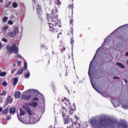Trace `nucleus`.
<instances>
[{"instance_id": "nucleus-1", "label": "nucleus", "mask_w": 128, "mask_h": 128, "mask_svg": "<svg viewBox=\"0 0 128 128\" xmlns=\"http://www.w3.org/2000/svg\"><path fill=\"white\" fill-rule=\"evenodd\" d=\"M57 12L56 10L52 11L51 16L48 14H47V20L49 24L50 31L55 33L58 32V28L62 26L60 20L58 19Z\"/></svg>"}, {"instance_id": "nucleus-2", "label": "nucleus", "mask_w": 128, "mask_h": 128, "mask_svg": "<svg viewBox=\"0 0 128 128\" xmlns=\"http://www.w3.org/2000/svg\"><path fill=\"white\" fill-rule=\"evenodd\" d=\"M100 122L98 123L96 120V118H92L90 122V124L92 126H106V128H113L116 124V121L109 120L106 122V115L103 114L100 117Z\"/></svg>"}, {"instance_id": "nucleus-3", "label": "nucleus", "mask_w": 128, "mask_h": 128, "mask_svg": "<svg viewBox=\"0 0 128 128\" xmlns=\"http://www.w3.org/2000/svg\"><path fill=\"white\" fill-rule=\"evenodd\" d=\"M64 110L62 112V116L64 118V124H70V121L72 122H74V120L72 118H69V116H67L66 118V109H64V108H63Z\"/></svg>"}, {"instance_id": "nucleus-4", "label": "nucleus", "mask_w": 128, "mask_h": 128, "mask_svg": "<svg viewBox=\"0 0 128 128\" xmlns=\"http://www.w3.org/2000/svg\"><path fill=\"white\" fill-rule=\"evenodd\" d=\"M6 49L9 52H14L16 54L18 52V47L16 46V44H13L12 46L10 45L7 46Z\"/></svg>"}, {"instance_id": "nucleus-5", "label": "nucleus", "mask_w": 128, "mask_h": 128, "mask_svg": "<svg viewBox=\"0 0 128 128\" xmlns=\"http://www.w3.org/2000/svg\"><path fill=\"white\" fill-rule=\"evenodd\" d=\"M62 102L66 106H67V108H70L68 112L70 116L74 114V109L70 108V100H68L66 98H64V100H62Z\"/></svg>"}, {"instance_id": "nucleus-6", "label": "nucleus", "mask_w": 128, "mask_h": 128, "mask_svg": "<svg viewBox=\"0 0 128 128\" xmlns=\"http://www.w3.org/2000/svg\"><path fill=\"white\" fill-rule=\"evenodd\" d=\"M40 116H38V114H34L33 116H30L29 118V120L30 124H36L38 122H40Z\"/></svg>"}, {"instance_id": "nucleus-7", "label": "nucleus", "mask_w": 128, "mask_h": 128, "mask_svg": "<svg viewBox=\"0 0 128 128\" xmlns=\"http://www.w3.org/2000/svg\"><path fill=\"white\" fill-rule=\"evenodd\" d=\"M34 8H36L37 10V14H38V16H40L42 14V6L38 3V1H36V0H32Z\"/></svg>"}, {"instance_id": "nucleus-8", "label": "nucleus", "mask_w": 128, "mask_h": 128, "mask_svg": "<svg viewBox=\"0 0 128 128\" xmlns=\"http://www.w3.org/2000/svg\"><path fill=\"white\" fill-rule=\"evenodd\" d=\"M30 105H28V103L25 104L23 105V108L26 110L30 116H32V111L30 108Z\"/></svg>"}, {"instance_id": "nucleus-9", "label": "nucleus", "mask_w": 128, "mask_h": 128, "mask_svg": "<svg viewBox=\"0 0 128 128\" xmlns=\"http://www.w3.org/2000/svg\"><path fill=\"white\" fill-rule=\"evenodd\" d=\"M18 120L21 122H22L23 124H28L30 123V117H26L25 116L24 119H22L20 116H18Z\"/></svg>"}, {"instance_id": "nucleus-10", "label": "nucleus", "mask_w": 128, "mask_h": 128, "mask_svg": "<svg viewBox=\"0 0 128 128\" xmlns=\"http://www.w3.org/2000/svg\"><path fill=\"white\" fill-rule=\"evenodd\" d=\"M110 36L107 37V38L106 39V40H104L103 45L98 49V50L96 52V54H98V52H100V50H102V48H104V46H106V44H108L110 42Z\"/></svg>"}, {"instance_id": "nucleus-11", "label": "nucleus", "mask_w": 128, "mask_h": 128, "mask_svg": "<svg viewBox=\"0 0 128 128\" xmlns=\"http://www.w3.org/2000/svg\"><path fill=\"white\" fill-rule=\"evenodd\" d=\"M17 34H18V28L16 27L12 32L8 33V36L11 38H14V36H16Z\"/></svg>"}, {"instance_id": "nucleus-12", "label": "nucleus", "mask_w": 128, "mask_h": 128, "mask_svg": "<svg viewBox=\"0 0 128 128\" xmlns=\"http://www.w3.org/2000/svg\"><path fill=\"white\" fill-rule=\"evenodd\" d=\"M80 124H78V122H73L72 124L69 126L67 128H80Z\"/></svg>"}, {"instance_id": "nucleus-13", "label": "nucleus", "mask_w": 128, "mask_h": 128, "mask_svg": "<svg viewBox=\"0 0 128 128\" xmlns=\"http://www.w3.org/2000/svg\"><path fill=\"white\" fill-rule=\"evenodd\" d=\"M90 82H91V84H92V86L94 88L96 92H98V94H102V96H104V93H102V91H100V90H98V88H96V86H94V82H92V80H90Z\"/></svg>"}, {"instance_id": "nucleus-14", "label": "nucleus", "mask_w": 128, "mask_h": 128, "mask_svg": "<svg viewBox=\"0 0 128 128\" xmlns=\"http://www.w3.org/2000/svg\"><path fill=\"white\" fill-rule=\"evenodd\" d=\"M119 128H128V126L126 124V122L124 120H121L120 124H118Z\"/></svg>"}, {"instance_id": "nucleus-15", "label": "nucleus", "mask_w": 128, "mask_h": 128, "mask_svg": "<svg viewBox=\"0 0 128 128\" xmlns=\"http://www.w3.org/2000/svg\"><path fill=\"white\" fill-rule=\"evenodd\" d=\"M30 98H32V96L30 95L26 96V94H22L21 96V98L22 100H29L30 99Z\"/></svg>"}, {"instance_id": "nucleus-16", "label": "nucleus", "mask_w": 128, "mask_h": 128, "mask_svg": "<svg viewBox=\"0 0 128 128\" xmlns=\"http://www.w3.org/2000/svg\"><path fill=\"white\" fill-rule=\"evenodd\" d=\"M33 92L34 94H40V92H38V90H28L26 92H24V94H26V93L28 92Z\"/></svg>"}, {"instance_id": "nucleus-17", "label": "nucleus", "mask_w": 128, "mask_h": 128, "mask_svg": "<svg viewBox=\"0 0 128 128\" xmlns=\"http://www.w3.org/2000/svg\"><path fill=\"white\" fill-rule=\"evenodd\" d=\"M103 58H104L105 60H108V58H110V59H108L109 62H112V57L108 56V54L106 52H104V54H103Z\"/></svg>"}, {"instance_id": "nucleus-18", "label": "nucleus", "mask_w": 128, "mask_h": 128, "mask_svg": "<svg viewBox=\"0 0 128 128\" xmlns=\"http://www.w3.org/2000/svg\"><path fill=\"white\" fill-rule=\"evenodd\" d=\"M28 106H33V108H36V106H38V102H30L28 103Z\"/></svg>"}, {"instance_id": "nucleus-19", "label": "nucleus", "mask_w": 128, "mask_h": 128, "mask_svg": "<svg viewBox=\"0 0 128 128\" xmlns=\"http://www.w3.org/2000/svg\"><path fill=\"white\" fill-rule=\"evenodd\" d=\"M18 78H16L12 80V82L14 86H16V84H18Z\"/></svg>"}, {"instance_id": "nucleus-20", "label": "nucleus", "mask_w": 128, "mask_h": 128, "mask_svg": "<svg viewBox=\"0 0 128 128\" xmlns=\"http://www.w3.org/2000/svg\"><path fill=\"white\" fill-rule=\"evenodd\" d=\"M14 96L16 98H20V92L18 91L14 93Z\"/></svg>"}, {"instance_id": "nucleus-21", "label": "nucleus", "mask_w": 128, "mask_h": 128, "mask_svg": "<svg viewBox=\"0 0 128 128\" xmlns=\"http://www.w3.org/2000/svg\"><path fill=\"white\" fill-rule=\"evenodd\" d=\"M116 64H117V66H120V68H122V69L126 68V66L124 64L120 62H117Z\"/></svg>"}, {"instance_id": "nucleus-22", "label": "nucleus", "mask_w": 128, "mask_h": 128, "mask_svg": "<svg viewBox=\"0 0 128 128\" xmlns=\"http://www.w3.org/2000/svg\"><path fill=\"white\" fill-rule=\"evenodd\" d=\"M23 72H24V69H22V68H20L17 70V74H19V75L22 74Z\"/></svg>"}, {"instance_id": "nucleus-23", "label": "nucleus", "mask_w": 128, "mask_h": 128, "mask_svg": "<svg viewBox=\"0 0 128 128\" xmlns=\"http://www.w3.org/2000/svg\"><path fill=\"white\" fill-rule=\"evenodd\" d=\"M70 42H71V44L72 45V56H74V53H73V52H74V38H71V41H70Z\"/></svg>"}, {"instance_id": "nucleus-24", "label": "nucleus", "mask_w": 128, "mask_h": 128, "mask_svg": "<svg viewBox=\"0 0 128 128\" xmlns=\"http://www.w3.org/2000/svg\"><path fill=\"white\" fill-rule=\"evenodd\" d=\"M10 114H16V108H10Z\"/></svg>"}, {"instance_id": "nucleus-25", "label": "nucleus", "mask_w": 128, "mask_h": 128, "mask_svg": "<svg viewBox=\"0 0 128 128\" xmlns=\"http://www.w3.org/2000/svg\"><path fill=\"white\" fill-rule=\"evenodd\" d=\"M26 73L25 74V77L26 78H28L30 76V71H28V70H26Z\"/></svg>"}, {"instance_id": "nucleus-26", "label": "nucleus", "mask_w": 128, "mask_h": 128, "mask_svg": "<svg viewBox=\"0 0 128 128\" xmlns=\"http://www.w3.org/2000/svg\"><path fill=\"white\" fill-rule=\"evenodd\" d=\"M26 112L24 110L20 109V116H22L26 114Z\"/></svg>"}, {"instance_id": "nucleus-27", "label": "nucleus", "mask_w": 128, "mask_h": 128, "mask_svg": "<svg viewBox=\"0 0 128 128\" xmlns=\"http://www.w3.org/2000/svg\"><path fill=\"white\" fill-rule=\"evenodd\" d=\"M112 102L113 106H114V108H118L120 106V104L114 102V100H112Z\"/></svg>"}, {"instance_id": "nucleus-28", "label": "nucleus", "mask_w": 128, "mask_h": 128, "mask_svg": "<svg viewBox=\"0 0 128 128\" xmlns=\"http://www.w3.org/2000/svg\"><path fill=\"white\" fill-rule=\"evenodd\" d=\"M8 112V108H6L5 110L2 112V114H6Z\"/></svg>"}, {"instance_id": "nucleus-29", "label": "nucleus", "mask_w": 128, "mask_h": 128, "mask_svg": "<svg viewBox=\"0 0 128 128\" xmlns=\"http://www.w3.org/2000/svg\"><path fill=\"white\" fill-rule=\"evenodd\" d=\"M8 16H4L2 18L3 22H8Z\"/></svg>"}, {"instance_id": "nucleus-30", "label": "nucleus", "mask_w": 128, "mask_h": 128, "mask_svg": "<svg viewBox=\"0 0 128 128\" xmlns=\"http://www.w3.org/2000/svg\"><path fill=\"white\" fill-rule=\"evenodd\" d=\"M92 61L90 62V67H89V70H88V76H90V68H92Z\"/></svg>"}, {"instance_id": "nucleus-31", "label": "nucleus", "mask_w": 128, "mask_h": 128, "mask_svg": "<svg viewBox=\"0 0 128 128\" xmlns=\"http://www.w3.org/2000/svg\"><path fill=\"white\" fill-rule=\"evenodd\" d=\"M12 6L14 8H18V3L14 2L12 4Z\"/></svg>"}, {"instance_id": "nucleus-32", "label": "nucleus", "mask_w": 128, "mask_h": 128, "mask_svg": "<svg viewBox=\"0 0 128 128\" xmlns=\"http://www.w3.org/2000/svg\"><path fill=\"white\" fill-rule=\"evenodd\" d=\"M6 76V72L0 73V76Z\"/></svg>"}, {"instance_id": "nucleus-33", "label": "nucleus", "mask_w": 128, "mask_h": 128, "mask_svg": "<svg viewBox=\"0 0 128 128\" xmlns=\"http://www.w3.org/2000/svg\"><path fill=\"white\" fill-rule=\"evenodd\" d=\"M12 4V2H8L6 5H5V7L8 8L10 7V6Z\"/></svg>"}, {"instance_id": "nucleus-34", "label": "nucleus", "mask_w": 128, "mask_h": 128, "mask_svg": "<svg viewBox=\"0 0 128 128\" xmlns=\"http://www.w3.org/2000/svg\"><path fill=\"white\" fill-rule=\"evenodd\" d=\"M32 100L35 101V102H38V97H34L32 98Z\"/></svg>"}, {"instance_id": "nucleus-35", "label": "nucleus", "mask_w": 128, "mask_h": 128, "mask_svg": "<svg viewBox=\"0 0 128 128\" xmlns=\"http://www.w3.org/2000/svg\"><path fill=\"white\" fill-rule=\"evenodd\" d=\"M122 108H124V110H128V106L124 104L123 103H122Z\"/></svg>"}, {"instance_id": "nucleus-36", "label": "nucleus", "mask_w": 128, "mask_h": 128, "mask_svg": "<svg viewBox=\"0 0 128 128\" xmlns=\"http://www.w3.org/2000/svg\"><path fill=\"white\" fill-rule=\"evenodd\" d=\"M16 70H18V68H14L12 70H11V74H14L15 72H16Z\"/></svg>"}, {"instance_id": "nucleus-37", "label": "nucleus", "mask_w": 128, "mask_h": 128, "mask_svg": "<svg viewBox=\"0 0 128 128\" xmlns=\"http://www.w3.org/2000/svg\"><path fill=\"white\" fill-rule=\"evenodd\" d=\"M8 26H5L3 28V30H8Z\"/></svg>"}, {"instance_id": "nucleus-38", "label": "nucleus", "mask_w": 128, "mask_h": 128, "mask_svg": "<svg viewBox=\"0 0 128 128\" xmlns=\"http://www.w3.org/2000/svg\"><path fill=\"white\" fill-rule=\"evenodd\" d=\"M27 68H28V64H26V63L24 62V70H26Z\"/></svg>"}, {"instance_id": "nucleus-39", "label": "nucleus", "mask_w": 128, "mask_h": 128, "mask_svg": "<svg viewBox=\"0 0 128 128\" xmlns=\"http://www.w3.org/2000/svg\"><path fill=\"white\" fill-rule=\"evenodd\" d=\"M99 63H100L101 64H102L104 63V60H100L99 62Z\"/></svg>"}, {"instance_id": "nucleus-40", "label": "nucleus", "mask_w": 128, "mask_h": 128, "mask_svg": "<svg viewBox=\"0 0 128 128\" xmlns=\"http://www.w3.org/2000/svg\"><path fill=\"white\" fill-rule=\"evenodd\" d=\"M8 24H9L12 25V24H14V22L12 20H10L8 21Z\"/></svg>"}, {"instance_id": "nucleus-41", "label": "nucleus", "mask_w": 128, "mask_h": 128, "mask_svg": "<svg viewBox=\"0 0 128 128\" xmlns=\"http://www.w3.org/2000/svg\"><path fill=\"white\" fill-rule=\"evenodd\" d=\"M126 26H128V24L124 25L122 26L119 27L118 28H126Z\"/></svg>"}, {"instance_id": "nucleus-42", "label": "nucleus", "mask_w": 128, "mask_h": 128, "mask_svg": "<svg viewBox=\"0 0 128 128\" xmlns=\"http://www.w3.org/2000/svg\"><path fill=\"white\" fill-rule=\"evenodd\" d=\"M2 42H8V40H6V38H3L2 39Z\"/></svg>"}, {"instance_id": "nucleus-43", "label": "nucleus", "mask_w": 128, "mask_h": 128, "mask_svg": "<svg viewBox=\"0 0 128 128\" xmlns=\"http://www.w3.org/2000/svg\"><path fill=\"white\" fill-rule=\"evenodd\" d=\"M16 58H22V56H20V54H18L16 56Z\"/></svg>"}, {"instance_id": "nucleus-44", "label": "nucleus", "mask_w": 128, "mask_h": 128, "mask_svg": "<svg viewBox=\"0 0 128 128\" xmlns=\"http://www.w3.org/2000/svg\"><path fill=\"white\" fill-rule=\"evenodd\" d=\"M7 84H6V82L4 81L2 82V86H6Z\"/></svg>"}, {"instance_id": "nucleus-45", "label": "nucleus", "mask_w": 128, "mask_h": 128, "mask_svg": "<svg viewBox=\"0 0 128 128\" xmlns=\"http://www.w3.org/2000/svg\"><path fill=\"white\" fill-rule=\"evenodd\" d=\"M6 94V92L4 91L2 93H1V96H4Z\"/></svg>"}, {"instance_id": "nucleus-46", "label": "nucleus", "mask_w": 128, "mask_h": 128, "mask_svg": "<svg viewBox=\"0 0 128 128\" xmlns=\"http://www.w3.org/2000/svg\"><path fill=\"white\" fill-rule=\"evenodd\" d=\"M74 118L76 120H80V118H78V116H74Z\"/></svg>"}, {"instance_id": "nucleus-47", "label": "nucleus", "mask_w": 128, "mask_h": 128, "mask_svg": "<svg viewBox=\"0 0 128 128\" xmlns=\"http://www.w3.org/2000/svg\"><path fill=\"white\" fill-rule=\"evenodd\" d=\"M68 8H74V5L70 4V5H68Z\"/></svg>"}, {"instance_id": "nucleus-48", "label": "nucleus", "mask_w": 128, "mask_h": 128, "mask_svg": "<svg viewBox=\"0 0 128 128\" xmlns=\"http://www.w3.org/2000/svg\"><path fill=\"white\" fill-rule=\"evenodd\" d=\"M22 61H18V66H20V64H22Z\"/></svg>"}, {"instance_id": "nucleus-49", "label": "nucleus", "mask_w": 128, "mask_h": 128, "mask_svg": "<svg viewBox=\"0 0 128 128\" xmlns=\"http://www.w3.org/2000/svg\"><path fill=\"white\" fill-rule=\"evenodd\" d=\"M74 22V20H70V24H72Z\"/></svg>"}, {"instance_id": "nucleus-50", "label": "nucleus", "mask_w": 128, "mask_h": 128, "mask_svg": "<svg viewBox=\"0 0 128 128\" xmlns=\"http://www.w3.org/2000/svg\"><path fill=\"white\" fill-rule=\"evenodd\" d=\"M113 78L114 80H116V78H118V80H120V78L118 77V76H114Z\"/></svg>"}, {"instance_id": "nucleus-51", "label": "nucleus", "mask_w": 128, "mask_h": 128, "mask_svg": "<svg viewBox=\"0 0 128 128\" xmlns=\"http://www.w3.org/2000/svg\"><path fill=\"white\" fill-rule=\"evenodd\" d=\"M10 116H7L6 120H10Z\"/></svg>"}, {"instance_id": "nucleus-52", "label": "nucleus", "mask_w": 128, "mask_h": 128, "mask_svg": "<svg viewBox=\"0 0 128 128\" xmlns=\"http://www.w3.org/2000/svg\"><path fill=\"white\" fill-rule=\"evenodd\" d=\"M4 2V0H0V4H2Z\"/></svg>"}, {"instance_id": "nucleus-53", "label": "nucleus", "mask_w": 128, "mask_h": 128, "mask_svg": "<svg viewBox=\"0 0 128 128\" xmlns=\"http://www.w3.org/2000/svg\"><path fill=\"white\" fill-rule=\"evenodd\" d=\"M2 112V108H0V112Z\"/></svg>"}, {"instance_id": "nucleus-54", "label": "nucleus", "mask_w": 128, "mask_h": 128, "mask_svg": "<svg viewBox=\"0 0 128 128\" xmlns=\"http://www.w3.org/2000/svg\"><path fill=\"white\" fill-rule=\"evenodd\" d=\"M10 98V96H8L7 98V100H9Z\"/></svg>"}, {"instance_id": "nucleus-55", "label": "nucleus", "mask_w": 128, "mask_h": 128, "mask_svg": "<svg viewBox=\"0 0 128 128\" xmlns=\"http://www.w3.org/2000/svg\"><path fill=\"white\" fill-rule=\"evenodd\" d=\"M41 96H42V98H43L44 102V96L42 95Z\"/></svg>"}, {"instance_id": "nucleus-56", "label": "nucleus", "mask_w": 128, "mask_h": 128, "mask_svg": "<svg viewBox=\"0 0 128 128\" xmlns=\"http://www.w3.org/2000/svg\"><path fill=\"white\" fill-rule=\"evenodd\" d=\"M126 56H128V52L126 53Z\"/></svg>"}, {"instance_id": "nucleus-57", "label": "nucleus", "mask_w": 128, "mask_h": 128, "mask_svg": "<svg viewBox=\"0 0 128 128\" xmlns=\"http://www.w3.org/2000/svg\"><path fill=\"white\" fill-rule=\"evenodd\" d=\"M16 66V64H13L14 68H15V66Z\"/></svg>"}, {"instance_id": "nucleus-58", "label": "nucleus", "mask_w": 128, "mask_h": 128, "mask_svg": "<svg viewBox=\"0 0 128 128\" xmlns=\"http://www.w3.org/2000/svg\"><path fill=\"white\" fill-rule=\"evenodd\" d=\"M1 48H2V43H0V50Z\"/></svg>"}, {"instance_id": "nucleus-59", "label": "nucleus", "mask_w": 128, "mask_h": 128, "mask_svg": "<svg viewBox=\"0 0 128 128\" xmlns=\"http://www.w3.org/2000/svg\"><path fill=\"white\" fill-rule=\"evenodd\" d=\"M41 47H42V48H44V45H42V46H41Z\"/></svg>"}, {"instance_id": "nucleus-60", "label": "nucleus", "mask_w": 128, "mask_h": 128, "mask_svg": "<svg viewBox=\"0 0 128 128\" xmlns=\"http://www.w3.org/2000/svg\"><path fill=\"white\" fill-rule=\"evenodd\" d=\"M96 54H95V55H94V58H93V59H92L93 60H94V58H96Z\"/></svg>"}, {"instance_id": "nucleus-61", "label": "nucleus", "mask_w": 128, "mask_h": 128, "mask_svg": "<svg viewBox=\"0 0 128 128\" xmlns=\"http://www.w3.org/2000/svg\"><path fill=\"white\" fill-rule=\"evenodd\" d=\"M125 82H126V84H127L128 83V81L126 80H125Z\"/></svg>"}, {"instance_id": "nucleus-62", "label": "nucleus", "mask_w": 128, "mask_h": 128, "mask_svg": "<svg viewBox=\"0 0 128 128\" xmlns=\"http://www.w3.org/2000/svg\"><path fill=\"white\" fill-rule=\"evenodd\" d=\"M54 54V51H52V54Z\"/></svg>"}, {"instance_id": "nucleus-63", "label": "nucleus", "mask_w": 128, "mask_h": 128, "mask_svg": "<svg viewBox=\"0 0 128 128\" xmlns=\"http://www.w3.org/2000/svg\"><path fill=\"white\" fill-rule=\"evenodd\" d=\"M0 82H2V80H0Z\"/></svg>"}, {"instance_id": "nucleus-64", "label": "nucleus", "mask_w": 128, "mask_h": 128, "mask_svg": "<svg viewBox=\"0 0 128 128\" xmlns=\"http://www.w3.org/2000/svg\"><path fill=\"white\" fill-rule=\"evenodd\" d=\"M127 64H128V61H127Z\"/></svg>"}]
</instances>
